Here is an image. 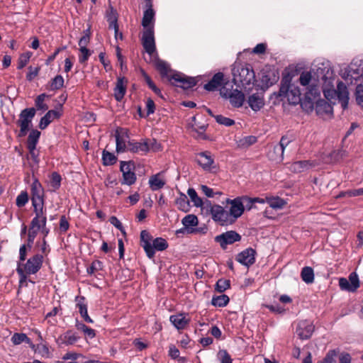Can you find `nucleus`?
<instances>
[{"mask_svg": "<svg viewBox=\"0 0 363 363\" xmlns=\"http://www.w3.org/2000/svg\"><path fill=\"white\" fill-rule=\"evenodd\" d=\"M308 166V161L300 160L294 162L291 165V170L294 172H301L304 171Z\"/></svg>", "mask_w": 363, "mask_h": 363, "instance_id": "nucleus-52", "label": "nucleus"}, {"mask_svg": "<svg viewBox=\"0 0 363 363\" xmlns=\"http://www.w3.org/2000/svg\"><path fill=\"white\" fill-rule=\"evenodd\" d=\"M169 355L172 359H177L180 363H184L186 360L185 357H179V351L174 345H169Z\"/></svg>", "mask_w": 363, "mask_h": 363, "instance_id": "nucleus-50", "label": "nucleus"}, {"mask_svg": "<svg viewBox=\"0 0 363 363\" xmlns=\"http://www.w3.org/2000/svg\"><path fill=\"white\" fill-rule=\"evenodd\" d=\"M64 86V79L61 75H57L47 85V89L55 91L61 89Z\"/></svg>", "mask_w": 363, "mask_h": 363, "instance_id": "nucleus-43", "label": "nucleus"}, {"mask_svg": "<svg viewBox=\"0 0 363 363\" xmlns=\"http://www.w3.org/2000/svg\"><path fill=\"white\" fill-rule=\"evenodd\" d=\"M136 174L133 171L128 172H124L123 174V182H121L123 184L132 185L135 184L136 182Z\"/></svg>", "mask_w": 363, "mask_h": 363, "instance_id": "nucleus-51", "label": "nucleus"}, {"mask_svg": "<svg viewBox=\"0 0 363 363\" xmlns=\"http://www.w3.org/2000/svg\"><path fill=\"white\" fill-rule=\"evenodd\" d=\"M30 56L31 53L30 52L22 54L18 58L17 68L18 69H21L26 67L30 60Z\"/></svg>", "mask_w": 363, "mask_h": 363, "instance_id": "nucleus-63", "label": "nucleus"}, {"mask_svg": "<svg viewBox=\"0 0 363 363\" xmlns=\"http://www.w3.org/2000/svg\"><path fill=\"white\" fill-rule=\"evenodd\" d=\"M176 204L178 208L182 211L187 212L189 210V201L187 196L184 193H179V197L177 199Z\"/></svg>", "mask_w": 363, "mask_h": 363, "instance_id": "nucleus-39", "label": "nucleus"}, {"mask_svg": "<svg viewBox=\"0 0 363 363\" xmlns=\"http://www.w3.org/2000/svg\"><path fill=\"white\" fill-rule=\"evenodd\" d=\"M152 7L153 5H151L150 3L148 5H145V10L144 11L142 19V26H143L144 30L148 29L151 27L154 28L155 13Z\"/></svg>", "mask_w": 363, "mask_h": 363, "instance_id": "nucleus-20", "label": "nucleus"}, {"mask_svg": "<svg viewBox=\"0 0 363 363\" xmlns=\"http://www.w3.org/2000/svg\"><path fill=\"white\" fill-rule=\"evenodd\" d=\"M32 203H45L44 192L41 184L35 179L31 185Z\"/></svg>", "mask_w": 363, "mask_h": 363, "instance_id": "nucleus-19", "label": "nucleus"}, {"mask_svg": "<svg viewBox=\"0 0 363 363\" xmlns=\"http://www.w3.org/2000/svg\"><path fill=\"white\" fill-rule=\"evenodd\" d=\"M84 301L85 298L84 296H77V307L79 308V312L84 320L88 323H92L94 321L88 315L87 305L84 303Z\"/></svg>", "mask_w": 363, "mask_h": 363, "instance_id": "nucleus-25", "label": "nucleus"}, {"mask_svg": "<svg viewBox=\"0 0 363 363\" xmlns=\"http://www.w3.org/2000/svg\"><path fill=\"white\" fill-rule=\"evenodd\" d=\"M337 354L338 351L336 350H329L320 363H336Z\"/></svg>", "mask_w": 363, "mask_h": 363, "instance_id": "nucleus-56", "label": "nucleus"}, {"mask_svg": "<svg viewBox=\"0 0 363 363\" xmlns=\"http://www.w3.org/2000/svg\"><path fill=\"white\" fill-rule=\"evenodd\" d=\"M302 280L306 284H312L314 281V272L311 267H304L301 272Z\"/></svg>", "mask_w": 363, "mask_h": 363, "instance_id": "nucleus-40", "label": "nucleus"}, {"mask_svg": "<svg viewBox=\"0 0 363 363\" xmlns=\"http://www.w3.org/2000/svg\"><path fill=\"white\" fill-rule=\"evenodd\" d=\"M347 77L342 76L345 79H348L349 77L357 79L362 75L361 70L359 68H354L352 65L349 66L346 69Z\"/></svg>", "mask_w": 363, "mask_h": 363, "instance_id": "nucleus-55", "label": "nucleus"}, {"mask_svg": "<svg viewBox=\"0 0 363 363\" xmlns=\"http://www.w3.org/2000/svg\"><path fill=\"white\" fill-rule=\"evenodd\" d=\"M46 97H48L46 94H41L36 97L35 105L38 110L47 111L48 109V106L44 103Z\"/></svg>", "mask_w": 363, "mask_h": 363, "instance_id": "nucleus-53", "label": "nucleus"}, {"mask_svg": "<svg viewBox=\"0 0 363 363\" xmlns=\"http://www.w3.org/2000/svg\"><path fill=\"white\" fill-rule=\"evenodd\" d=\"M266 202L274 209H281L286 205V201L279 197H267Z\"/></svg>", "mask_w": 363, "mask_h": 363, "instance_id": "nucleus-42", "label": "nucleus"}, {"mask_svg": "<svg viewBox=\"0 0 363 363\" xmlns=\"http://www.w3.org/2000/svg\"><path fill=\"white\" fill-rule=\"evenodd\" d=\"M339 286L342 290L347 291L350 292L355 291L359 287V280L358 275L356 272H352L348 277L340 278Z\"/></svg>", "mask_w": 363, "mask_h": 363, "instance_id": "nucleus-11", "label": "nucleus"}, {"mask_svg": "<svg viewBox=\"0 0 363 363\" xmlns=\"http://www.w3.org/2000/svg\"><path fill=\"white\" fill-rule=\"evenodd\" d=\"M314 328L315 327L311 322L303 320L298 323L296 333L300 339L307 340L311 337Z\"/></svg>", "mask_w": 363, "mask_h": 363, "instance_id": "nucleus-13", "label": "nucleus"}, {"mask_svg": "<svg viewBox=\"0 0 363 363\" xmlns=\"http://www.w3.org/2000/svg\"><path fill=\"white\" fill-rule=\"evenodd\" d=\"M127 150L133 153L143 152L145 154L150 150L149 139H145L143 142L128 141Z\"/></svg>", "mask_w": 363, "mask_h": 363, "instance_id": "nucleus-18", "label": "nucleus"}, {"mask_svg": "<svg viewBox=\"0 0 363 363\" xmlns=\"http://www.w3.org/2000/svg\"><path fill=\"white\" fill-rule=\"evenodd\" d=\"M141 43L144 50L150 56V57L156 55L154 28L151 27L148 29L144 30L141 38Z\"/></svg>", "mask_w": 363, "mask_h": 363, "instance_id": "nucleus-4", "label": "nucleus"}, {"mask_svg": "<svg viewBox=\"0 0 363 363\" xmlns=\"http://www.w3.org/2000/svg\"><path fill=\"white\" fill-rule=\"evenodd\" d=\"M153 57L155 67L156 69L160 72L161 77H167L169 79V77H168V72L170 69L167 63L164 60L159 59L157 57V53H156V55Z\"/></svg>", "mask_w": 363, "mask_h": 363, "instance_id": "nucleus-28", "label": "nucleus"}, {"mask_svg": "<svg viewBox=\"0 0 363 363\" xmlns=\"http://www.w3.org/2000/svg\"><path fill=\"white\" fill-rule=\"evenodd\" d=\"M190 320L188 314L182 313L172 315L169 317V321L178 330L185 329L189 324Z\"/></svg>", "mask_w": 363, "mask_h": 363, "instance_id": "nucleus-17", "label": "nucleus"}, {"mask_svg": "<svg viewBox=\"0 0 363 363\" xmlns=\"http://www.w3.org/2000/svg\"><path fill=\"white\" fill-rule=\"evenodd\" d=\"M233 82L239 86H242L245 91L250 90L251 85L255 82V74L249 64L238 65L233 69Z\"/></svg>", "mask_w": 363, "mask_h": 363, "instance_id": "nucleus-2", "label": "nucleus"}, {"mask_svg": "<svg viewBox=\"0 0 363 363\" xmlns=\"http://www.w3.org/2000/svg\"><path fill=\"white\" fill-rule=\"evenodd\" d=\"M36 110L35 108H27L21 111L17 121L18 125H24L30 128L32 120L35 117Z\"/></svg>", "mask_w": 363, "mask_h": 363, "instance_id": "nucleus-16", "label": "nucleus"}, {"mask_svg": "<svg viewBox=\"0 0 363 363\" xmlns=\"http://www.w3.org/2000/svg\"><path fill=\"white\" fill-rule=\"evenodd\" d=\"M169 81L173 86H179L184 89L192 88L197 83L195 78L186 77L181 73H176L169 76Z\"/></svg>", "mask_w": 363, "mask_h": 363, "instance_id": "nucleus-8", "label": "nucleus"}, {"mask_svg": "<svg viewBox=\"0 0 363 363\" xmlns=\"http://www.w3.org/2000/svg\"><path fill=\"white\" fill-rule=\"evenodd\" d=\"M248 104L255 111H259L264 105V99L259 94H253L248 98Z\"/></svg>", "mask_w": 363, "mask_h": 363, "instance_id": "nucleus-29", "label": "nucleus"}, {"mask_svg": "<svg viewBox=\"0 0 363 363\" xmlns=\"http://www.w3.org/2000/svg\"><path fill=\"white\" fill-rule=\"evenodd\" d=\"M118 160L117 157L106 150L102 152V163L104 166H111L114 164Z\"/></svg>", "mask_w": 363, "mask_h": 363, "instance_id": "nucleus-44", "label": "nucleus"}, {"mask_svg": "<svg viewBox=\"0 0 363 363\" xmlns=\"http://www.w3.org/2000/svg\"><path fill=\"white\" fill-rule=\"evenodd\" d=\"M315 113L318 116H323L333 113V107L325 99H319L315 101Z\"/></svg>", "mask_w": 363, "mask_h": 363, "instance_id": "nucleus-23", "label": "nucleus"}, {"mask_svg": "<svg viewBox=\"0 0 363 363\" xmlns=\"http://www.w3.org/2000/svg\"><path fill=\"white\" fill-rule=\"evenodd\" d=\"M215 119L218 123L223 125L227 127L231 126L235 124L234 120L223 116V115H216L215 116Z\"/></svg>", "mask_w": 363, "mask_h": 363, "instance_id": "nucleus-59", "label": "nucleus"}, {"mask_svg": "<svg viewBox=\"0 0 363 363\" xmlns=\"http://www.w3.org/2000/svg\"><path fill=\"white\" fill-rule=\"evenodd\" d=\"M11 340L14 345L26 342L30 346H33L30 339L25 333H16L12 335Z\"/></svg>", "mask_w": 363, "mask_h": 363, "instance_id": "nucleus-37", "label": "nucleus"}, {"mask_svg": "<svg viewBox=\"0 0 363 363\" xmlns=\"http://www.w3.org/2000/svg\"><path fill=\"white\" fill-rule=\"evenodd\" d=\"M62 113L56 110L48 111L44 116H43L39 123V128L41 130L45 129L49 124L54 120L60 118Z\"/></svg>", "mask_w": 363, "mask_h": 363, "instance_id": "nucleus-22", "label": "nucleus"}, {"mask_svg": "<svg viewBox=\"0 0 363 363\" xmlns=\"http://www.w3.org/2000/svg\"><path fill=\"white\" fill-rule=\"evenodd\" d=\"M241 240V235L234 230L227 231L215 237V241L220 244V247L226 249L227 245H232Z\"/></svg>", "mask_w": 363, "mask_h": 363, "instance_id": "nucleus-9", "label": "nucleus"}, {"mask_svg": "<svg viewBox=\"0 0 363 363\" xmlns=\"http://www.w3.org/2000/svg\"><path fill=\"white\" fill-rule=\"evenodd\" d=\"M223 86L220 89V94L222 97L227 99L230 94L234 92L233 85L229 81H223Z\"/></svg>", "mask_w": 363, "mask_h": 363, "instance_id": "nucleus-47", "label": "nucleus"}, {"mask_svg": "<svg viewBox=\"0 0 363 363\" xmlns=\"http://www.w3.org/2000/svg\"><path fill=\"white\" fill-rule=\"evenodd\" d=\"M152 236L150 233L143 230L140 232V246L144 249L148 258L152 259L155 257V251L152 247Z\"/></svg>", "mask_w": 363, "mask_h": 363, "instance_id": "nucleus-14", "label": "nucleus"}, {"mask_svg": "<svg viewBox=\"0 0 363 363\" xmlns=\"http://www.w3.org/2000/svg\"><path fill=\"white\" fill-rule=\"evenodd\" d=\"M45 203H32L35 217L42 218V222L47 223L46 209L44 207Z\"/></svg>", "mask_w": 363, "mask_h": 363, "instance_id": "nucleus-36", "label": "nucleus"}, {"mask_svg": "<svg viewBox=\"0 0 363 363\" xmlns=\"http://www.w3.org/2000/svg\"><path fill=\"white\" fill-rule=\"evenodd\" d=\"M227 99H230V104L234 107L238 108L242 106L245 100V96L240 91L235 89L234 92L230 94Z\"/></svg>", "mask_w": 363, "mask_h": 363, "instance_id": "nucleus-33", "label": "nucleus"}, {"mask_svg": "<svg viewBox=\"0 0 363 363\" xmlns=\"http://www.w3.org/2000/svg\"><path fill=\"white\" fill-rule=\"evenodd\" d=\"M62 177L60 174L56 172H53L50 176V186L55 191L61 186Z\"/></svg>", "mask_w": 363, "mask_h": 363, "instance_id": "nucleus-49", "label": "nucleus"}, {"mask_svg": "<svg viewBox=\"0 0 363 363\" xmlns=\"http://www.w3.org/2000/svg\"><path fill=\"white\" fill-rule=\"evenodd\" d=\"M224 81V74L222 72H218L213 75L212 79L204 85V89L212 91L222 84Z\"/></svg>", "mask_w": 363, "mask_h": 363, "instance_id": "nucleus-27", "label": "nucleus"}, {"mask_svg": "<svg viewBox=\"0 0 363 363\" xmlns=\"http://www.w3.org/2000/svg\"><path fill=\"white\" fill-rule=\"evenodd\" d=\"M337 95L340 100L342 101V106L343 108H346L348 104V91L346 86L342 82H340L337 86Z\"/></svg>", "mask_w": 363, "mask_h": 363, "instance_id": "nucleus-31", "label": "nucleus"}, {"mask_svg": "<svg viewBox=\"0 0 363 363\" xmlns=\"http://www.w3.org/2000/svg\"><path fill=\"white\" fill-rule=\"evenodd\" d=\"M230 301L229 297L225 294H222L217 296H213L211 300V303L214 306L224 307Z\"/></svg>", "mask_w": 363, "mask_h": 363, "instance_id": "nucleus-46", "label": "nucleus"}, {"mask_svg": "<svg viewBox=\"0 0 363 363\" xmlns=\"http://www.w3.org/2000/svg\"><path fill=\"white\" fill-rule=\"evenodd\" d=\"M104 267L103 262L99 260L94 261L90 267L87 268V273L89 274H93L97 271L102 270Z\"/></svg>", "mask_w": 363, "mask_h": 363, "instance_id": "nucleus-60", "label": "nucleus"}, {"mask_svg": "<svg viewBox=\"0 0 363 363\" xmlns=\"http://www.w3.org/2000/svg\"><path fill=\"white\" fill-rule=\"evenodd\" d=\"M79 337L72 330H69L60 335L57 342L60 345H72L78 341Z\"/></svg>", "mask_w": 363, "mask_h": 363, "instance_id": "nucleus-24", "label": "nucleus"}, {"mask_svg": "<svg viewBox=\"0 0 363 363\" xmlns=\"http://www.w3.org/2000/svg\"><path fill=\"white\" fill-rule=\"evenodd\" d=\"M218 357L220 363H233V359L226 350H219Z\"/></svg>", "mask_w": 363, "mask_h": 363, "instance_id": "nucleus-61", "label": "nucleus"}, {"mask_svg": "<svg viewBox=\"0 0 363 363\" xmlns=\"http://www.w3.org/2000/svg\"><path fill=\"white\" fill-rule=\"evenodd\" d=\"M227 202L231 205L228 213L233 223H234L242 215L245 211L244 205L247 201L244 200V196H240L233 200L228 199Z\"/></svg>", "mask_w": 363, "mask_h": 363, "instance_id": "nucleus-7", "label": "nucleus"}, {"mask_svg": "<svg viewBox=\"0 0 363 363\" xmlns=\"http://www.w3.org/2000/svg\"><path fill=\"white\" fill-rule=\"evenodd\" d=\"M256 251L249 247L242 252H240L236 257V260L240 264L249 267L253 264L255 262Z\"/></svg>", "mask_w": 363, "mask_h": 363, "instance_id": "nucleus-15", "label": "nucleus"}, {"mask_svg": "<svg viewBox=\"0 0 363 363\" xmlns=\"http://www.w3.org/2000/svg\"><path fill=\"white\" fill-rule=\"evenodd\" d=\"M317 72L318 74H320L322 75L321 79L324 83H326L328 80L331 79L333 74V72L330 68H318Z\"/></svg>", "mask_w": 363, "mask_h": 363, "instance_id": "nucleus-57", "label": "nucleus"}, {"mask_svg": "<svg viewBox=\"0 0 363 363\" xmlns=\"http://www.w3.org/2000/svg\"><path fill=\"white\" fill-rule=\"evenodd\" d=\"M210 212L212 219L218 223L220 225H228L233 224L230 216L228 211L220 205L211 206Z\"/></svg>", "mask_w": 363, "mask_h": 363, "instance_id": "nucleus-5", "label": "nucleus"}, {"mask_svg": "<svg viewBox=\"0 0 363 363\" xmlns=\"http://www.w3.org/2000/svg\"><path fill=\"white\" fill-rule=\"evenodd\" d=\"M35 149L36 148H28L29 151V155H27L26 156L27 160L30 159L32 160L31 162H29V165L32 171H33L34 169L38 168V164L40 162L39 155L38 153L35 152Z\"/></svg>", "mask_w": 363, "mask_h": 363, "instance_id": "nucleus-41", "label": "nucleus"}, {"mask_svg": "<svg viewBox=\"0 0 363 363\" xmlns=\"http://www.w3.org/2000/svg\"><path fill=\"white\" fill-rule=\"evenodd\" d=\"M187 194L195 206L201 207L203 206V202L202 199L198 196L194 188H189L187 191Z\"/></svg>", "mask_w": 363, "mask_h": 363, "instance_id": "nucleus-48", "label": "nucleus"}, {"mask_svg": "<svg viewBox=\"0 0 363 363\" xmlns=\"http://www.w3.org/2000/svg\"><path fill=\"white\" fill-rule=\"evenodd\" d=\"M230 281L228 279H220L217 281L216 284V291L222 293L224 292L226 289L230 288Z\"/></svg>", "mask_w": 363, "mask_h": 363, "instance_id": "nucleus-54", "label": "nucleus"}, {"mask_svg": "<svg viewBox=\"0 0 363 363\" xmlns=\"http://www.w3.org/2000/svg\"><path fill=\"white\" fill-rule=\"evenodd\" d=\"M116 147V150L118 153L128 151V143L126 139L129 138L128 130L118 128L115 132Z\"/></svg>", "mask_w": 363, "mask_h": 363, "instance_id": "nucleus-12", "label": "nucleus"}, {"mask_svg": "<svg viewBox=\"0 0 363 363\" xmlns=\"http://www.w3.org/2000/svg\"><path fill=\"white\" fill-rule=\"evenodd\" d=\"M124 79V77H118L116 87L114 88V97L117 101H121L123 99L126 92Z\"/></svg>", "mask_w": 363, "mask_h": 363, "instance_id": "nucleus-30", "label": "nucleus"}, {"mask_svg": "<svg viewBox=\"0 0 363 363\" xmlns=\"http://www.w3.org/2000/svg\"><path fill=\"white\" fill-rule=\"evenodd\" d=\"M149 184L152 191H157L165 185V182L160 178V174H157L150 178Z\"/></svg>", "mask_w": 363, "mask_h": 363, "instance_id": "nucleus-38", "label": "nucleus"}, {"mask_svg": "<svg viewBox=\"0 0 363 363\" xmlns=\"http://www.w3.org/2000/svg\"><path fill=\"white\" fill-rule=\"evenodd\" d=\"M169 245L167 240L162 238H157L152 240V247L153 250L164 251L168 247Z\"/></svg>", "mask_w": 363, "mask_h": 363, "instance_id": "nucleus-45", "label": "nucleus"}, {"mask_svg": "<svg viewBox=\"0 0 363 363\" xmlns=\"http://www.w3.org/2000/svg\"><path fill=\"white\" fill-rule=\"evenodd\" d=\"M16 272L19 275V288H21L23 284L26 282L27 277L29 275L27 272L23 270L21 264L18 263Z\"/></svg>", "mask_w": 363, "mask_h": 363, "instance_id": "nucleus-62", "label": "nucleus"}, {"mask_svg": "<svg viewBox=\"0 0 363 363\" xmlns=\"http://www.w3.org/2000/svg\"><path fill=\"white\" fill-rule=\"evenodd\" d=\"M293 141L292 137L288 135L281 137L279 144L274 145V150L279 152L277 157H273L270 155V159L272 160H281L283 159V155L285 148Z\"/></svg>", "mask_w": 363, "mask_h": 363, "instance_id": "nucleus-21", "label": "nucleus"}, {"mask_svg": "<svg viewBox=\"0 0 363 363\" xmlns=\"http://www.w3.org/2000/svg\"><path fill=\"white\" fill-rule=\"evenodd\" d=\"M257 141V137L254 135H248L236 141V144L238 148L247 149L251 145L255 144Z\"/></svg>", "mask_w": 363, "mask_h": 363, "instance_id": "nucleus-34", "label": "nucleus"}, {"mask_svg": "<svg viewBox=\"0 0 363 363\" xmlns=\"http://www.w3.org/2000/svg\"><path fill=\"white\" fill-rule=\"evenodd\" d=\"M41 133L36 130L32 129L27 138V148H36Z\"/></svg>", "mask_w": 363, "mask_h": 363, "instance_id": "nucleus-35", "label": "nucleus"}, {"mask_svg": "<svg viewBox=\"0 0 363 363\" xmlns=\"http://www.w3.org/2000/svg\"><path fill=\"white\" fill-rule=\"evenodd\" d=\"M260 74V84L258 86H260L262 92H264L269 87L276 84L279 79L278 72L270 69H263Z\"/></svg>", "mask_w": 363, "mask_h": 363, "instance_id": "nucleus-6", "label": "nucleus"}, {"mask_svg": "<svg viewBox=\"0 0 363 363\" xmlns=\"http://www.w3.org/2000/svg\"><path fill=\"white\" fill-rule=\"evenodd\" d=\"M320 97V91L316 85H311L308 91L306 92L303 99H301L299 103L302 109L306 113H311L313 111L314 104Z\"/></svg>", "mask_w": 363, "mask_h": 363, "instance_id": "nucleus-3", "label": "nucleus"}, {"mask_svg": "<svg viewBox=\"0 0 363 363\" xmlns=\"http://www.w3.org/2000/svg\"><path fill=\"white\" fill-rule=\"evenodd\" d=\"M43 262V255L36 254L30 257L26 264H22L23 270L26 271L28 274H36L42 267Z\"/></svg>", "mask_w": 363, "mask_h": 363, "instance_id": "nucleus-10", "label": "nucleus"}, {"mask_svg": "<svg viewBox=\"0 0 363 363\" xmlns=\"http://www.w3.org/2000/svg\"><path fill=\"white\" fill-rule=\"evenodd\" d=\"M291 80L292 77L289 74L282 77L279 91L274 92L269 97V102L272 105H278L285 99L290 105L299 104L301 102V91L298 86L291 83Z\"/></svg>", "mask_w": 363, "mask_h": 363, "instance_id": "nucleus-1", "label": "nucleus"}, {"mask_svg": "<svg viewBox=\"0 0 363 363\" xmlns=\"http://www.w3.org/2000/svg\"><path fill=\"white\" fill-rule=\"evenodd\" d=\"M28 201V194L27 191H22L17 196L16 204L18 208L23 207Z\"/></svg>", "mask_w": 363, "mask_h": 363, "instance_id": "nucleus-58", "label": "nucleus"}, {"mask_svg": "<svg viewBox=\"0 0 363 363\" xmlns=\"http://www.w3.org/2000/svg\"><path fill=\"white\" fill-rule=\"evenodd\" d=\"M182 224L187 229V232L192 233L196 231V229L191 228V227H194L198 225V218L195 215L189 214L186 216L182 220Z\"/></svg>", "mask_w": 363, "mask_h": 363, "instance_id": "nucleus-32", "label": "nucleus"}, {"mask_svg": "<svg viewBox=\"0 0 363 363\" xmlns=\"http://www.w3.org/2000/svg\"><path fill=\"white\" fill-rule=\"evenodd\" d=\"M357 104L363 108V85L359 84L356 87L355 91Z\"/></svg>", "mask_w": 363, "mask_h": 363, "instance_id": "nucleus-64", "label": "nucleus"}, {"mask_svg": "<svg viewBox=\"0 0 363 363\" xmlns=\"http://www.w3.org/2000/svg\"><path fill=\"white\" fill-rule=\"evenodd\" d=\"M196 162L204 170H209L214 162L213 159L207 152L199 153L196 156Z\"/></svg>", "mask_w": 363, "mask_h": 363, "instance_id": "nucleus-26", "label": "nucleus"}]
</instances>
